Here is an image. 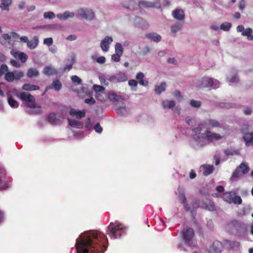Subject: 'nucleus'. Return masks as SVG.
<instances>
[{"instance_id":"nucleus-1","label":"nucleus","mask_w":253,"mask_h":253,"mask_svg":"<svg viewBox=\"0 0 253 253\" xmlns=\"http://www.w3.org/2000/svg\"><path fill=\"white\" fill-rule=\"evenodd\" d=\"M101 237L90 231H85L76 240V247L78 253H88L89 250L95 253H103L106 246L101 241Z\"/></svg>"},{"instance_id":"nucleus-2","label":"nucleus","mask_w":253,"mask_h":253,"mask_svg":"<svg viewBox=\"0 0 253 253\" xmlns=\"http://www.w3.org/2000/svg\"><path fill=\"white\" fill-rule=\"evenodd\" d=\"M192 132L195 134L193 135L190 141L191 145L194 148H197L205 145L207 143V138L205 131L203 130V126L200 125L193 128Z\"/></svg>"},{"instance_id":"nucleus-3","label":"nucleus","mask_w":253,"mask_h":253,"mask_svg":"<svg viewBox=\"0 0 253 253\" xmlns=\"http://www.w3.org/2000/svg\"><path fill=\"white\" fill-rule=\"evenodd\" d=\"M8 68L6 64L1 65L0 67V77L5 73V80L8 82H12L15 80H18L23 78L24 76V72L21 71H14L13 72H7Z\"/></svg>"},{"instance_id":"nucleus-4","label":"nucleus","mask_w":253,"mask_h":253,"mask_svg":"<svg viewBox=\"0 0 253 253\" xmlns=\"http://www.w3.org/2000/svg\"><path fill=\"white\" fill-rule=\"evenodd\" d=\"M220 83L216 79L208 77H204L199 79L196 86L199 88H207L213 86V88H217L219 86Z\"/></svg>"},{"instance_id":"nucleus-5","label":"nucleus","mask_w":253,"mask_h":253,"mask_svg":"<svg viewBox=\"0 0 253 253\" xmlns=\"http://www.w3.org/2000/svg\"><path fill=\"white\" fill-rule=\"evenodd\" d=\"M124 228L125 227L122 224L119 223L115 225L113 222L110 223L108 227L110 236L114 239L120 237Z\"/></svg>"},{"instance_id":"nucleus-6","label":"nucleus","mask_w":253,"mask_h":253,"mask_svg":"<svg viewBox=\"0 0 253 253\" xmlns=\"http://www.w3.org/2000/svg\"><path fill=\"white\" fill-rule=\"evenodd\" d=\"M139 9L145 8H160L161 3L160 0H155L154 1L147 0H139L138 3Z\"/></svg>"},{"instance_id":"nucleus-7","label":"nucleus","mask_w":253,"mask_h":253,"mask_svg":"<svg viewBox=\"0 0 253 253\" xmlns=\"http://www.w3.org/2000/svg\"><path fill=\"white\" fill-rule=\"evenodd\" d=\"M249 126L241 128V132L243 134L242 138L247 147L253 146V131L249 132Z\"/></svg>"},{"instance_id":"nucleus-8","label":"nucleus","mask_w":253,"mask_h":253,"mask_svg":"<svg viewBox=\"0 0 253 253\" xmlns=\"http://www.w3.org/2000/svg\"><path fill=\"white\" fill-rule=\"evenodd\" d=\"M78 16L88 21H91L95 19V13L89 8H80L77 10Z\"/></svg>"},{"instance_id":"nucleus-9","label":"nucleus","mask_w":253,"mask_h":253,"mask_svg":"<svg viewBox=\"0 0 253 253\" xmlns=\"http://www.w3.org/2000/svg\"><path fill=\"white\" fill-rule=\"evenodd\" d=\"M182 239L185 244L189 246H194L195 244L193 242L192 239L194 236L193 229L187 228L186 231L181 232Z\"/></svg>"},{"instance_id":"nucleus-10","label":"nucleus","mask_w":253,"mask_h":253,"mask_svg":"<svg viewBox=\"0 0 253 253\" xmlns=\"http://www.w3.org/2000/svg\"><path fill=\"white\" fill-rule=\"evenodd\" d=\"M230 85L236 86L240 81L237 71L235 69H231L227 77Z\"/></svg>"},{"instance_id":"nucleus-11","label":"nucleus","mask_w":253,"mask_h":253,"mask_svg":"<svg viewBox=\"0 0 253 253\" xmlns=\"http://www.w3.org/2000/svg\"><path fill=\"white\" fill-rule=\"evenodd\" d=\"M63 118L59 114L55 113L48 115V122L53 125H59L62 124Z\"/></svg>"},{"instance_id":"nucleus-12","label":"nucleus","mask_w":253,"mask_h":253,"mask_svg":"<svg viewBox=\"0 0 253 253\" xmlns=\"http://www.w3.org/2000/svg\"><path fill=\"white\" fill-rule=\"evenodd\" d=\"M206 135H205L207 141L209 142H212L214 141H218L222 138V136L217 133L213 132L209 130L205 131Z\"/></svg>"},{"instance_id":"nucleus-13","label":"nucleus","mask_w":253,"mask_h":253,"mask_svg":"<svg viewBox=\"0 0 253 253\" xmlns=\"http://www.w3.org/2000/svg\"><path fill=\"white\" fill-rule=\"evenodd\" d=\"M108 80L112 83L123 82L127 80V78L126 75L124 73H119L118 74L110 76L108 78Z\"/></svg>"},{"instance_id":"nucleus-14","label":"nucleus","mask_w":253,"mask_h":253,"mask_svg":"<svg viewBox=\"0 0 253 253\" xmlns=\"http://www.w3.org/2000/svg\"><path fill=\"white\" fill-rule=\"evenodd\" d=\"M171 14L172 17L178 22L184 23L185 16L183 10L179 8L176 9L172 11Z\"/></svg>"},{"instance_id":"nucleus-15","label":"nucleus","mask_w":253,"mask_h":253,"mask_svg":"<svg viewBox=\"0 0 253 253\" xmlns=\"http://www.w3.org/2000/svg\"><path fill=\"white\" fill-rule=\"evenodd\" d=\"M112 42L113 38L112 37H105L100 42V47L101 49L104 52L108 51L109 48V44Z\"/></svg>"},{"instance_id":"nucleus-16","label":"nucleus","mask_w":253,"mask_h":253,"mask_svg":"<svg viewBox=\"0 0 253 253\" xmlns=\"http://www.w3.org/2000/svg\"><path fill=\"white\" fill-rule=\"evenodd\" d=\"M11 54L15 58H18L21 60L22 63H25L28 59V56L24 52L11 50Z\"/></svg>"},{"instance_id":"nucleus-17","label":"nucleus","mask_w":253,"mask_h":253,"mask_svg":"<svg viewBox=\"0 0 253 253\" xmlns=\"http://www.w3.org/2000/svg\"><path fill=\"white\" fill-rule=\"evenodd\" d=\"M108 97L109 101L111 102H121L124 100V98L116 94L113 91H110L108 93Z\"/></svg>"},{"instance_id":"nucleus-18","label":"nucleus","mask_w":253,"mask_h":253,"mask_svg":"<svg viewBox=\"0 0 253 253\" xmlns=\"http://www.w3.org/2000/svg\"><path fill=\"white\" fill-rule=\"evenodd\" d=\"M221 244L219 242H214L210 247V253H220L221 252Z\"/></svg>"},{"instance_id":"nucleus-19","label":"nucleus","mask_w":253,"mask_h":253,"mask_svg":"<svg viewBox=\"0 0 253 253\" xmlns=\"http://www.w3.org/2000/svg\"><path fill=\"white\" fill-rule=\"evenodd\" d=\"M184 25L183 22H177L170 26V31L172 34H175L181 31Z\"/></svg>"},{"instance_id":"nucleus-20","label":"nucleus","mask_w":253,"mask_h":253,"mask_svg":"<svg viewBox=\"0 0 253 253\" xmlns=\"http://www.w3.org/2000/svg\"><path fill=\"white\" fill-rule=\"evenodd\" d=\"M69 113L71 116H76V118L79 120L84 117L85 115V112L84 110L79 111L74 109H71Z\"/></svg>"},{"instance_id":"nucleus-21","label":"nucleus","mask_w":253,"mask_h":253,"mask_svg":"<svg viewBox=\"0 0 253 253\" xmlns=\"http://www.w3.org/2000/svg\"><path fill=\"white\" fill-rule=\"evenodd\" d=\"M67 120L69 125L72 127L82 128L84 126L83 123L79 121H77L75 119H71L69 118H68Z\"/></svg>"},{"instance_id":"nucleus-22","label":"nucleus","mask_w":253,"mask_h":253,"mask_svg":"<svg viewBox=\"0 0 253 253\" xmlns=\"http://www.w3.org/2000/svg\"><path fill=\"white\" fill-rule=\"evenodd\" d=\"M62 84L58 80H55L48 85V89H54L56 91H59L62 88Z\"/></svg>"},{"instance_id":"nucleus-23","label":"nucleus","mask_w":253,"mask_h":253,"mask_svg":"<svg viewBox=\"0 0 253 253\" xmlns=\"http://www.w3.org/2000/svg\"><path fill=\"white\" fill-rule=\"evenodd\" d=\"M13 0H0V8L1 10H9V6L12 4Z\"/></svg>"},{"instance_id":"nucleus-24","label":"nucleus","mask_w":253,"mask_h":253,"mask_svg":"<svg viewBox=\"0 0 253 253\" xmlns=\"http://www.w3.org/2000/svg\"><path fill=\"white\" fill-rule=\"evenodd\" d=\"M4 175L3 169L0 167V190H5L9 187L8 183L7 181L3 182L2 176Z\"/></svg>"},{"instance_id":"nucleus-25","label":"nucleus","mask_w":253,"mask_h":253,"mask_svg":"<svg viewBox=\"0 0 253 253\" xmlns=\"http://www.w3.org/2000/svg\"><path fill=\"white\" fill-rule=\"evenodd\" d=\"M202 167L203 169V174L205 176H207L213 172L214 170V167L212 165L205 164L202 165Z\"/></svg>"},{"instance_id":"nucleus-26","label":"nucleus","mask_w":253,"mask_h":253,"mask_svg":"<svg viewBox=\"0 0 253 253\" xmlns=\"http://www.w3.org/2000/svg\"><path fill=\"white\" fill-rule=\"evenodd\" d=\"M146 37L154 42H158L161 41L162 39L161 36L156 33H151L146 34Z\"/></svg>"},{"instance_id":"nucleus-27","label":"nucleus","mask_w":253,"mask_h":253,"mask_svg":"<svg viewBox=\"0 0 253 253\" xmlns=\"http://www.w3.org/2000/svg\"><path fill=\"white\" fill-rule=\"evenodd\" d=\"M235 194L234 192H227L224 193L223 199L224 201L231 204L233 202V197Z\"/></svg>"},{"instance_id":"nucleus-28","label":"nucleus","mask_w":253,"mask_h":253,"mask_svg":"<svg viewBox=\"0 0 253 253\" xmlns=\"http://www.w3.org/2000/svg\"><path fill=\"white\" fill-rule=\"evenodd\" d=\"M74 16V13L69 11H66L62 14H59L57 15V17L60 20H66L69 18H73Z\"/></svg>"},{"instance_id":"nucleus-29","label":"nucleus","mask_w":253,"mask_h":253,"mask_svg":"<svg viewBox=\"0 0 253 253\" xmlns=\"http://www.w3.org/2000/svg\"><path fill=\"white\" fill-rule=\"evenodd\" d=\"M34 96L26 92H22L19 96V98L21 100L25 101L26 102L31 101V99L34 98Z\"/></svg>"},{"instance_id":"nucleus-30","label":"nucleus","mask_w":253,"mask_h":253,"mask_svg":"<svg viewBox=\"0 0 253 253\" xmlns=\"http://www.w3.org/2000/svg\"><path fill=\"white\" fill-rule=\"evenodd\" d=\"M162 105L164 108L172 109L175 106V103L172 100H164L162 102Z\"/></svg>"},{"instance_id":"nucleus-31","label":"nucleus","mask_w":253,"mask_h":253,"mask_svg":"<svg viewBox=\"0 0 253 253\" xmlns=\"http://www.w3.org/2000/svg\"><path fill=\"white\" fill-rule=\"evenodd\" d=\"M40 87L38 85L25 84L22 86V89L27 91L36 90L39 89Z\"/></svg>"},{"instance_id":"nucleus-32","label":"nucleus","mask_w":253,"mask_h":253,"mask_svg":"<svg viewBox=\"0 0 253 253\" xmlns=\"http://www.w3.org/2000/svg\"><path fill=\"white\" fill-rule=\"evenodd\" d=\"M225 245L230 249H235L240 246V243L237 241H231L229 240L225 241Z\"/></svg>"},{"instance_id":"nucleus-33","label":"nucleus","mask_w":253,"mask_h":253,"mask_svg":"<svg viewBox=\"0 0 253 253\" xmlns=\"http://www.w3.org/2000/svg\"><path fill=\"white\" fill-rule=\"evenodd\" d=\"M238 167L242 174H246L249 172L250 168L247 163L242 162Z\"/></svg>"},{"instance_id":"nucleus-34","label":"nucleus","mask_w":253,"mask_h":253,"mask_svg":"<svg viewBox=\"0 0 253 253\" xmlns=\"http://www.w3.org/2000/svg\"><path fill=\"white\" fill-rule=\"evenodd\" d=\"M39 75V72L35 68H30L27 73V76L30 78L37 77Z\"/></svg>"},{"instance_id":"nucleus-35","label":"nucleus","mask_w":253,"mask_h":253,"mask_svg":"<svg viewBox=\"0 0 253 253\" xmlns=\"http://www.w3.org/2000/svg\"><path fill=\"white\" fill-rule=\"evenodd\" d=\"M116 111L118 115L121 116L126 115L127 114V111L126 107L124 105H122V106H119L116 108Z\"/></svg>"},{"instance_id":"nucleus-36","label":"nucleus","mask_w":253,"mask_h":253,"mask_svg":"<svg viewBox=\"0 0 253 253\" xmlns=\"http://www.w3.org/2000/svg\"><path fill=\"white\" fill-rule=\"evenodd\" d=\"M207 124L212 127H221V125L219 122L215 120L209 119L207 121Z\"/></svg>"},{"instance_id":"nucleus-37","label":"nucleus","mask_w":253,"mask_h":253,"mask_svg":"<svg viewBox=\"0 0 253 253\" xmlns=\"http://www.w3.org/2000/svg\"><path fill=\"white\" fill-rule=\"evenodd\" d=\"M8 103L12 108H17L19 106L18 102L14 100L10 95L8 96Z\"/></svg>"},{"instance_id":"nucleus-38","label":"nucleus","mask_w":253,"mask_h":253,"mask_svg":"<svg viewBox=\"0 0 253 253\" xmlns=\"http://www.w3.org/2000/svg\"><path fill=\"white\" fill-rule=\"evenodd\" d=\"M166 83L162 82L160 85L156 86L155 90L157 94H160L166 90Z\"/></svg>"},{"instance_id":"nucleus-39","label":"nucleus","mask_w":253,"mask_h":253,"mask_svg":"<svg viewBox=\"0 0 253 253\" xmlns=\"http://www.w3.org/2000/svg\"><path fill=\"white\" fill-rule=\"evenodd\" d=\"M241 174H242L241 171L240 170L239 167H238L233 172L231 177V180L232 181L236 180V179H237L240 177Z\"/></svg>"},{"instance_id":"nucleus-40","label":"nucleus","mask_w":253,"mask_h":253,"mask_svg":"<svg viewBox=\"0 0 253 253\" xmlns=\"http://www.w3.org/2000/svg\"><path fill=\"white\" fill-rule=\"evenodd\" d=\"M23 104L28 108H36L35 98L34 97V98L31 99V101H28L25 102V103H23Z\"/></svg>"},{"instance_id":"nucleus-41","label":"nucleus","mask_w":253,"mask_h":253,"mask_svg":"<svg viewBox=\"0 0 253 253\" xmlns=\"http://www.w3.org/2000/svg\"><path fill=\"white\" fill-rule=\"evenodd\" d=\"M231 26V23L225 22L220 25V29L224 31H229Z\"/></svg>"},{"instance_id":"nucleus-42","label":"nucleus","mask_w":253,"mask_h":253,"mask_svg":"<svg viewBox=\"0 0 253 253\" xmlns=\"http://www.w3.org/2000/svg\"><path fill=\"white\" fill-rule=\"evenodd\" d=\"M224 154L227 156H233L234 155H239L238 151L233 150L232 149H227L223 150Z\"/></svg>"},{"instance_id":"nucleus-43","label":"nucleus","mask_w":253,"mask_h":253,"mask_svg":"<svg viewBox=\"0 0 253 253\" xmlns=\"http://www.w3.org/2000/svg\"><path fill=\"white\" fill-rule=\"evenodd\" d=\"M92 89L95 91V93H100L105 91V88L99 85L94 84L93 85Z\"/></svg>"},{"instance_id":"nucleus-44","label":"nucleus","mask_w":253,"mask_h":253,"mask_svg":"<svg viewBox=\"0 0 253 253\" xmlns=\"http://www.w3.org/2000/svg\"><path fill=\"white\" fill-rule=\"evenodd\" d=\"M105 93L104 91V92H101L100 93H95V97L98 101H100L102 102H104L105 101Z\"/></svg>"},{"instance_id":"nucleus-45","label":"nucleus","mask_w":253,"mask_h":253,"mask_svg":"<svg viewBox=\"0 0 253 253\" xmlns=\"http://www.w3.org/2000/svg\"><path fill=\"white\" fill-rule=\"evenodd\" d=\"M115 52L119 53L120 54H123V48L122 45L119 42H117L115 45Z\"/></svg>"},{"instance_id":"nucleus-46","label":"nucleus","mask_w":253,"mask_h":253,"mask_svg":"<svg viewBox=\"0 0 253 253\" xmlns=\"http://www.w3.org/2000/svg\"><path fill=\"white\" fill-rule=\"evenodd\" d=\"M178 197L181 203H185L186 202V198L182 189L179 190Z\"/></svg>"},{"instance_id":"nucleus-47","label":"nucleus","mask_w":253,"mask_h":253,"mask_svg":"<svg viewBox=\"0 0 253 253\" xmlns=\"http://www.w3.org/2000/svg\"><path fill=\"white\" fill-rule=\"evenodd\" d=\"M186 122L188 125L193 126L195 124V120L194 118L191 117H187L185 119Z\"/></svg>"},{"instance_id":"nucleus-48","label":"nucleus","mask_w":253,"mask_h":253,"mask_svg":"<svg viewBox=\"0 0 253 253\" xmlns=\"http://www.w3.org/2000/svg\"><path fill=\"white\" fill-rule=\"evenodd\" d=\"M190 105L193 107L199 108L201 105V102L200 101L192 99L190 101Z\"/></svg>"},{"instance_id":"nucleus-49","label":"nucleus","mask_w":253,"mask_h":253,"mask_svg":"<svg viewBox=\"0 0 253 253\" xmlns=\"http://www.w3.org/2000/svg\"><path fill=\"white\" fill-rule=\"evenodd\" d=\"M38 45L37 41H30L27 42V46L30 49L35 48Z\"/></svg>"},{"instance_id":"nucleus-50","label":"nucleus","mask_w":253,"mask_h":253,"mask_svg":"<svg viewBox=\"0 0 253 253\" xmlns=\"http://www.w3.org/2000/svg\"><path fill=\"white\" fill-rule=\"evenodd\" d=\"M242 202V200L240 196H236L235 194L233 197V202L232 203L234 204H241Z\"/></svg>"},{"instance_id":"nucleus-51","label":"nucleus","mask_w":253,"mask_h":253,"mask_svg":"<svg viewBox=\"0 0 253 253\" xmlns=\"http://www.w3.org/2000/svg\"><path fill=\"white\" fill-rule=\"evenodd\" d=\"M253 32V30L251 28H248L244 30L242 33V35L243 36H248L249 35L251 34Z\"/></svg>"},{"instance_id":"nucleus-52","label":"nucleus","mask_w":253,"mask_h":253,"mask_svg":"<svg viewBox=\"0 0 253 253\" xmlns=\"http://www.w3.org/2000/svg\"><path fill=\"white\" fill-rule=\"evenodd\" d=\"M71 80L74 83H77L79 84H81L82 80L77 76L74 75L71 77Z\"/></svg>"},{"instance_id":"nucleus-53","label":"nucleus","mask_w":253,"mask_h":253,"mask_svg":"<svg viewBox=\"0 0 253 253\" xmlns=\"http://www.w3.org/2000/svg\"><path fill=\"white\" fill-rule=\"evenodd\" d=\"M205 208L210 211H213L215 210L214 205L211 202H209V203L205 206Z\"/></svg>"},{"instance_id":"nucleus-54","label":"nucleus","mask_w":253,"mask_h":253,"mask_svg":"<svg viewBox=\"0 0 253 253\" xmlns=\"http://www.w3.org/2000/svg\"><path fill=\"white\" fill-rule=\"evenodd\" d=\"M48 51H49L53 54H55L57 52L58 49L56 45H50L48 47Z\"/></svg>"},{"instance_id":"nucleus-55","label":"nucleus","mask_w":253,"mask_h":253,"mask_svg":"<svg viewBox=\"0 0 253 253\" xmlns=\"http://www.w3.org/2000/svg\"><path fill=\"white\" fill-rule=\"evenodd\" d=\"M122 54L116 53L112 55V59L116 62H119L120 60V57Z\"/></svg>"},{"instance_id":"nucleus-56","label":"nucleus","mask_w":253,"mask_h":253,"mask_svg":"<svg viewBox=\"0 0 253 253\" xmlns=\"http://www.w3.org/2000/svg\"><path fill=\"white\" fill-rule=\"evenodd\" d=\"M95 131L97 133H101L102 131V128L99 123H97L94 127Z\"/></svg>"},{"instance_id":"nucleus-57","label":"nucleus","mask_w":253,"mask_h":253,"mask_svg":"<svg viewBox=\"0 0 253 253\" xmlns=\"http://www.w3.org/2000/svg\"><path fill=\"white\" fill-rule=\"evenodd\" d=\"M56 69L52 66H48V75L56 74Z\"/></svg>"},{"instance_id":"nucleus-58","label":"nucleus","mask_w":253,"mask_h":253,"mask_svg":"<svg viewBox=\"0 0 253 253\" xmlns=\"http://www.w3.org/2000/svg\"><path fill=\"white\" fill-rule=\"evenodd\" d=\"M84 102H85V103H86L87 104L93 105V104H95V100L92 97H91L90 98L85 99L84 100Z\"/></svg>"},{"instance_id":"nucleus-59","label":"nucleus","mask_w":253,"mask_h":253,"mask_svg":"<svg viewBox=\"0 0 253 253\" xmlns=\"http://www.w3.org/2000/svg\"><path fill=\"white\" fill-rule=\"evenodd\" d=\"M246 1L245 0H240L239 2V8L240 10H243L245 7Z\"/></svg>"},{"instance_id":"nucleus-60","label":"nucleus","mask_w":253,"mask_h":253,"mask_svg":"<svg viewBox=\"0 0 253 253\" xmlns=\"http://www.w3.org/2000/svg\"><path fill=\"white\" fill-rule=\"evenodd\" d=\"M10 64L14 67L19 68L20 67V64L17 61L11 59L10 61Z\"/></svg>"},{"instance_id":"nucleus-61","label":"nucleus","mask_w":253,"mask_h":253,"mask_svg":"<svg viewBox=\"0 0 253 253\" xmlns=\"http://www.w3.org/2000/svg\"><path fill=\"white\" fill-rule=\"evenodd\" d=\"M222 106L225 108L229 109V108L235 107V104L229 103H223Z\"/></svg>"},{"instance_id":"nucleus-62","label":"nucleus","mask_w":253,"mask_h":253,"mask_svg":"<svg viewBox=\"0 0 253 253\" xmlns=\"http://www.w3.org/2000/svg\"><path fill=\"white\" fill-rule=\"evenodd\" d=\"M96 61L99 64H103L105 62L106 59L104 56H100L97 58Z\"/></svg>"},{"instance_id":"nucleus-63","label":"nucleus","mask_w":253,"mask_h":253,"mask_svg":"<svg viewBox=\"0 0 253 253\" xmlns=\"http://www.w3.org/2000/svg\"><path fill=\"white\" fill-rule=\"evenodd\" d=\"M243 112L245 115H250L252 114V110L250 107H247L244 110Z\"/></svg>"},{"instance_id":"nucleus-64","label":"nucleus","mask_w":253,"mask_h":253,"mask_svg":"<svg viewBox=\"0 0 253 253\" xmlns=\"http://www.w3.org/2000/svg\"><path fill=\"white\" fill-rule=\"evenodd\" d=\"M214 160H215V165L217 166L220 164V157L219 155L216 154L214 156Z\"/></svg>"}]
</instances>
